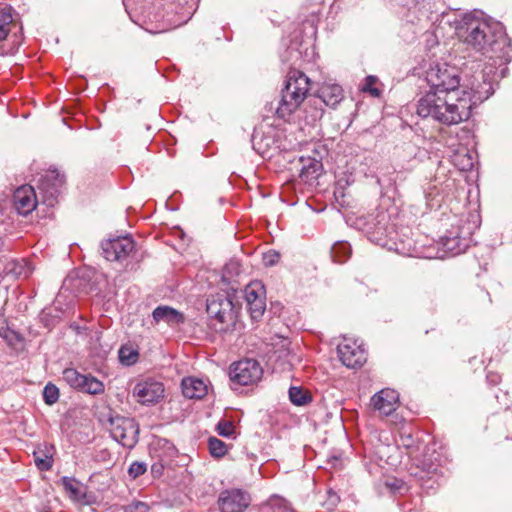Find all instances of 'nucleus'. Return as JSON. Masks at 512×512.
<instances>
[{"label":"nucleus","instance_id":"obj_37","mask_svg":"<svg viewBox=\"0 0 512 512\" xmlns=\"http://www.w3.org/2000/svg\"><path fill=\"white\" fill-rule=\"evenodd\" d=\"M280 254L274 250H270L263 254V263L266 267L274 266L278 263Z\"/></svg>","mask_w":512,"mask_h":512},{"label":"nucleus","instance_id":"obj_25","mask_svg":"<svg viewBox=\"0 0 512 512\" xmlns=\"http://www.w3.org/2000/svg\"><path fill=\"white\" fill-rule=\"evenodd\" d=\"M6 269L7 273H11L16 277L27 278L32 273V268L24 259L10 262Z\"/></svg>","mask_w":512,"mask_h":512},{"label":"nucleus","instance_id":"obj_42","mask_svg":"<svg viewBox=\"0 0 512 512\" xmlns=\"http://www.w3.org/2000/svg\"><path fill=\"white\" fill-rule=\"evenodd\" d=\"M329 498L333 505H335L339 501V497L336 494L330 493Z\"/></svg>","mask_w":512,"mask_h":512},{"label":"nucleus","instance_id":"obj_35","mask_svg":"<svg viewBox=\"0 0 512 512\" xmlns=\"http://www.w3.org/2000/svg\"><path fill=\"white\" fill-rule=\"evenodd\" d=\"M147 470V465L144 462H133L129 469L128 473L132 478H138L142 476Z\"/></svg>","mask_w":512,"mask_h":512},{"label":"nucleus","instance_id":"obj_15","mask_svg":"<svg viewBox=\"0 0 512 512\" xmlns=\"http://www.w3.org/2000/svg\"><path fill=\"white\" fill-rule=\"evenodd\" d=\"M13 204L20 215H28L37 206V196L35 190L30 185L18 187L13 194Z\"/></svg>","mask_w":512,"mask_h":512},{"label":"nucleus","instance_id":"obj_31","mask_svg":"<svg viewBox=\"0 0 512 512\" xmlns=\"http://www.w3.org/2000/svg\"><path fill=\"white\" fill-rule=\"evenodd\" d=\"M84 374L74 368H66L63 371V380L73 389L77 390Z\"/></svg>","mask_w":512,"mask_h":512},{"label":"nucleus","instance_id":"obj_32","mask_svg":"<svg viewBox=\"0 0 512 512\" xmlns=\"http://www.w3.org/2000/svg\"><path fill=\"white\" fill-rule=\"evenodd\" d=\"M396 6L405 8L408 12L414 14L420 12L425 7L426 0H391Z\"/></svg>","mask_w":512,"mask_h":512},{"label":"nucleus","instance_id":"obj_2","mask_svg":"<svg viewBox=\"0 0 512 512\" xmlns=\"http://www.w3.org/2000/svg\"><path fill=\"white\" fill-rule=\"evenodd\" d=\"M457 34L468 47L483 55L491 52L500 57L509 47V40L501 23H490L473 13L463 17L457 27Z\"/></svg>","mask_w":512,"mask_h":512},{"label":"nucleus","instance_id":"obj_9","mask_svg":"<svg viewBox=\"0 0 512 512\" xmlns=\"http://www.w3.org/2000/svg\"><path fill=\"white\" fill-rule=\"evenodd\" d=\"M244 297L251 319L258 321L266 310V290L261 281H252L244 290Z\"/></svg>","mask_w":512,"mask_h":512},{"label":"nucleus","instance_id":"obj_11","mask_svg":"<svg viewBox=\"0 0 512 512\" xmlns=\"http://www.w3.org/2000/svg\"><path fill=\"white\" fill-rule=\"evenodd\" d=\"M134 248V240L129 236H119L101 243L102 254L108 261H121L128 257Z\"/></svg>","mask_w":512,"mask_h":512},{"label":"nucleus","instance_id":"obj_10","mask_svg":"<svg viewBox=\"0 0 512 512\" xmlns=\"http://www.w3.org/2000/svg\"><path fill=\"white\" fill-rule=\"evenodd\" d=\"M250 504V494L239 488L226 489L218 498L220 512H244Z\"/></svg>","mask_w":512,"mask_h":512},{"label":"nucleus","instance_id":"obj_17","mask_svg":"<svg viewBox=\"0 0 512 512\" xmlns=\"http://www.w3.org/2000/svg\"><path fill=\"white\" fill-rule=\"evenodd\" d=\"M343 98V89L340 85L325 83L320 87L318 96L314 102L316 103V101L319 100L326 106L335 108Z\"/></svg>","mask_w":512,"mask_h":512},{"label":"nucleus","instance_id":"obj_26","mask_svg":"<svg viewBox=\"0 0 512 512\" xmlns=\"http://www.w3.org/2000/svg\"><path fill=\"white\" fill-rule=\"evenodd\" d=\"M119 361L126 366L135 364L138 360L139 353L131 345H122L118 352Z\"/></svg>","mask_w":512,"mask_h":512},{"label":"nucleus","instance_id":"obj_22","mask_svg":"<svg viewBox=\"0 0 512 512\" xmlns=\"http://www.w3.org/2000/svg\"><path fill=\"white\" fill-rule=\"evenodd\" d=\"M15 27L11 7L0 9V42L7 40Z\"/></svg>","mask_w":512,"mask_h":512},{"label":"nucleus","instance_id":"obj_38","mask_svg":"<svg viewBox=\"0 0 512 512\" xmlns=\"http://www.w3.org/2000/svg\"><path fill=\"white\" fill-rule=\"evenodd\" d=\"M217 431L221 436L229 437L233 434L234 427L230 422H219L217 425Z\"/></svg>","mask_w":512,"mask_h":512},{"label":"nucleus","instance_id":"obj_14","mask_svg":"<svg viewBox=\"0 0 512 512\" xmlns=\"http://www.w3.org/2000/svg\"><path fill=\"white\" fill-rule=\"evenodd\" d=\"M370 403L381 415H391L399 406V393L390 388L382 389L371 397Z\"/></svg>","mask_w":512,"mask_h":512},{"label":"nucleus","instance_id":"obj_29","mask_svg":"<svg viewBox=\"0 0 512 512\" xmlns=\"http://www.w3.org/2000/svg\"><path fill=\"white\" fill-rule=\"evenodd\" d=\"M33 458H34L35 465L41 471L48 470L52 466V462H53L52 456L47 454L42 449L35 450L33 452Z\"/></svg>","mask_w":512,"mask_h":512},{"label":"nucleus","instance_id":"obj_40","mask_svg":"<svg viewBox=\"0 0 512 512\" xmlns=\"http://www.w3.org/2000/svg\"><path fill=\"white\" fill-rule=\"evenodd\" d=\"M163 465L160 464V463H154L152 466H151V474L154 478H159L162 476V473H163Z\"/></svg>","mask_w":512,"mask_h":512},{"label":"nucleus","instance_id":"obj_6","mask_svg":"<svg viewBox=\"0 0 512 512\" xmlns=\"http://www.w3.org/2000/svg\"><path fill=\"white\" fill-rule=\"evenodd\" d=\"M263 376V369L255 359H243L231 365L229 377L232 388L256 384Z\"/></svg>","mask_w":512,"mask_h":512},{"label":"nucleus","instance_id":"obj_27","mask_svg":"<svg viewBox=\"0 0 512 512\" xmlns=\"http://www.w3.org/2000/svg\"><path fill=\"white\" fill-rule=\"evenodd\" d=\"M266 505L272 512H296L286 499L278 495L271 496Z\"/></svg>","mask_w":512,"mask_h":512},{"label":"nucleus","instance_id":"obj_30","mask_svg":"<svg viewBox=\"0 0 512 512\" xmlns=\"http://www.w3.org/2000/svg\"><path fill=\"white\" fill-rule=\"evenodd\" d=\"M321 166V163L316 160L309 161V164L302 166L300 170V177L305 181L317 178L319 176Z\"/></svg>","mask_w":512,"mask_h":512},{"label":"nucleus","instance_id":"obj_34","mask_svg":"<svg viewBox=\"0 0 512 512\" xmlns=\"http://www.w3.org/2000/svg\"><path fill=\"white\" fill-rule=\"evenodd\" d=\"M59 395L58 387L52 383L46 384L43 389V399L47 405L55 404L59 399Z\"/></svg>","mask_w":512,"mask_h":512},{"label":"nucleus","instance_id":"obj_33","mask_svg":"<svg viewBox=\"0 0 512 512\" xmlns=\"http://www.w3.org/2000/svg\"><path fill=\"white\" fill-rule=\"evenodd\" d=\"M208 447L210 454L217 458L224 456L227 452L226 444L216 437L209 438Z\"/></svg>","mask_w":512,"mask_h":512},{"label":"nucleus","instance_id":"obj_21","mask_svg":"<svg viewBox=\"0 0 512 512\" xmlns=\"http://www.w3.org/2000/svg\"><path fill=\"white\" fill-rule=\"evenodd\" d=\"M77 391L91 395H99L104 393L105 386L98 378L91 374H84Z\"/></svg>","mask_w":512,"mask_h":512},{"label":"nucleus","instance_id":"obj_3","mask_svg":"<svg viewBox=\"0 0 512 512\" xmlns=\"http://www.w3.org/2000/svg\"><path fill=\"white\" fill-rule=\"evenodd\" d=\"M310 90L309 78L299 70H291L276 103L266 106L268 112H274L280 119H288L303 103Z\"/></svg>","mask_w":512,"mask_h":512},{"label":"nucleus","instance_id":"obj_19","mask_svg":"<svg viewBox=\"0 0 512 512\" xmlns=\"http://www.w3.org/2000/svg\"><path fill=\"white\" fill-rule=\"evenodd\" d=\"M182 393L189 399H201L208 391L206 383L198 378L188 377L182 380Z\"/></svg>","mask_w":512,"mask_h":512},{"label":"nucleus","instance_id":"obj_44","mask_svg":"<svg viewBox=\"0 0 512 512\" xmlns=\"http://www.w3.org/2000/svg\"><path fill=\"white\" fill-rule=\"evenodd\" d=\"M61 480L66 481V480H75V479H74V478L67 477V476H64Z\"/></svg>","mask_w":512,"mask_h":512},{"label":"nucleus","instance_id":"obj_8","mask_svg":"<svg viewBox=\"0 0 512 512\" xmlns=\"http://www.w3.org/2000/svg\"><path fill=\"white\" fill-rule=\"evenodd\" d=\"M65 184V175L57 169H49L41 176L38 183V189L47 206H54L57 203L58 196Z\"/></svg>","mask_w":512,"mask_h":512},{"label":"nucleus","instance_id":"obj_16","mask_svg":"<svg viewBox=\"0 0 512 512\" xmlns=\"http://www.w3.org/2000/svg\"><path fill=\"white\" fill-rule=\"evenodd\" d=\"M68 497L77 503L90 505L96 502V495L83 482H61Z\"/></svg>","mask_w":512,"mask_h":512},{"label":"nucleus","instance_id":"obj_12","mask_svg":"<svg viewBox=\"0 0 512 512\" xmlns=\"http://www.w3.org/2000/svg\"><path fill=\"white\" fill-rule=\"evenodd\" d=\"M338 356L343 365L348 368L362 366L366 362V352L351 339H344L337 347Z\"/></svg>","mask_w":512,"mask_h":512},{"label":"nucleus","instance_id":"obj_7","mask_svg":"<svg viewBox=\"0 0 512 512\" xmlns=\"http://www.w3.org/2000/svg\"><path fill=\"white\" fill-rule=\"evenodd\" d=\"M110 433L121 445L132 448L138 442L139 426L132 418L115 417L110 420Z\"/></svg>","mask_w":512,"mask_h":512},{"label":"nucleus","instance_id":"obj_36","mask_svg":"<svg viewBox=\"0 0 512 512\" xmlns=\"http://www.w3.org/2000/svg\"><path fill=\"white\" fill-rule=\"evenodd\" d=\"M150 509L149 505L142 501H135L125 506L124 512H148Z\"/></svg>","mask_w":512,"mask_h":512},{"label":"nucleus","instance_id":"obj_45","mask_svg":"<svg viewBox=\"0 0 512 512\" xmlns=\"http://www.w3.org/2000/svg\"><path fill=\"white\" fill-rule=\"evenodd\" d=\"M13 44L19 45L20 43H19V41L17 39H15V40H13Z\"/></svg>","mask_w":512,"mask_h":512},{"label":"nucleus","instance_id":"obj_43","mask_svg":"<svg viewBox=\"0 0 512 512\" xmlns=\"http://www.w3.org/2000/svg\"><path fill=\"white\" fill-rule=\"evenodd\" d=\"M428 473H433L437 471V467L433 464L429 465L427 468H425Z\"/></svg>","mask_w":512,"mask_h":512},{"label":"nucleus","instance_id":"obj_41","mask_svg":"<svg viewBox=\"0 0 512 512\" xmlns=\"http://www.w3.org/2000/svg\"><path fill=\"white\" fill-rule=\"evenodd\" d=\"M487 380L491 383H494L496 384L498 382V375L496 374H488L487 375Z\"/></svg>","mask_w":512,"mask_h":512},{"label":"nucleus","instance_id":"obj_18","mask_svg":"<svg viewBox=\"0 0 512 512\" xmlns=\"http://www.w3.org/2000/svg\"><path fill=\"white\" fill-rule=\"evenodd\" d=\"M470 238L467 236H461L456 231H448V233L442 237L443 248L450 252L452 255H458L466 251L469 247Z\"/></svg>","mask_w":512,"mask_h":512},{"label":"nucleus","instance_id":"obj_28","mask_svg":"<svg viewBox=\"0 0 512 512\" xmlns=\"http://www.w3.org/2000/svg\"><path fill=\"white\" fill-rule=\"evenodd\" d=\"M289 399L293 404L297 406L305 405L311 401L309 394L301 387H290Z\"/></svg>","mask_w":512,"mask_h":512},{"label":"nucleus","instance_id":"obj_5","mask_svg":"<svg viewBox=\"0 0 512 512\" xmlns=\"http://www.w3.org/2000/svg\"><path fill=\"white\" fill-rule=\"evenodd\" d=\"M362 229L371 242L381 247H387L390 250H400L396 243L391 244L388 239L389 237L392 240L391 234L393 233V229L388 226V217L385 212H379L376 216L370 215L369 220L364 224Z\"/></svg>","mask_w":512,"mask_h":512},{"label":"nucleus","instance_id":"obj_24","mask_svg":"<svg viewBox=\"0 0 512 512\" xmlns=\"http://www.w3.org/2000/svg\"><path fill=\"white\" fill-rule=\"evenodd\" d=\"M330 253L335 263H344L351 255V246L346 241H338L331 247Z\"/></svg>","mask_w":512,"mask_h":512},{"label":"nucleus","instance_id":"obj_23","mask_svg":"<svg viewBox=\"0 0 512 512\" xmlns=\"http://www.w3.org/2000/svg\"><path fill=\"white\" fill-rule=\"evenodd\" d=\"M380 495H389L391 497L402 496L408 492L409 487L406 482H379L376 488Z\"/></svg>","mask_w":512,"mask_h":512},{"label":"nucleus","instance_id":"obj_13","mask_svg":"<svg viewBox=\"0 0 512 512\" xmlns=\"http://www.w3.org/2000/svg\"><path fill=\"white\" fill-rule=\"evenodd\" d=\"M133 396L143 405L154 404L164 397V386L154 380L142 381L134 386Z\"/></svg>","mask_w":512,"mask_h":512},{"label":"nucleus","instance_id":"obj_20","mask_svg":"<svg viewBox=\"0 0 512 512\" xmlns=\"http://www.w3.org/2000/svg\"><path fill=\"white\" fill-rule=\"evenodd\" d=\"M155 322H166L170 326H176L184 322V316L178 310L169 306H158L152 312Z\"/></svg>","mask_w":512,"mask_h":512},{"label":"nucleus","instance_id":"obj_4","mask_svg":"<svg viewBox=\"0 0 512 512\" xmlns=\"http://www.w3.org/2000/svg\"><path fill=\"white\" fill-rule=\"evenodd\" d=\"M233 298L228 293H217L207 299L206 311L216 331L226 332L235 325L237 309Z\"/></svg>","mask_w":512,"mask_h":512},{"label":"nucleus","instance_id":"obj_1","mask_svg":"<svg viewBox=\"0 0 512 512\" xmlns=\"http://www.w3.org/2000/svg\"><path fill=\"white\" fill-rule=\"evenodd\" d=\"M426 79L430 90L418 100L417 114L448 126L468 120L473 106L491 95L492 86L486 81L460 86L457 69L446 63L431 65Z\"/></svg>","mask_w":512,"mask_h":512},{"label":"nucleus","instance_id":"obj_39","mask_svg":"<svg viewBox=\"0 0 512 512\" xmlns=\"http://www.w3.org/2000/svg\"><path fill=\"white\" fill-rule=\"evenodd\" d=\"M375 81H376V79L374 76L366 77V81H365V85H364L363 89L365 91H369L371 93V95H373V96H379L380 91L377 88L372 87V85L375 83Z\"/></svg>","mask_w":512,"mask_h":512}]
</instances>
